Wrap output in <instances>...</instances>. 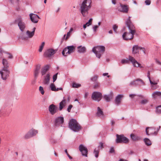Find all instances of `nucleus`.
Wrapping results in <instances>:
<instances>
[{
	"label": "nucleus",
	"instance_id": "393cba45",
	"mask_svg": "<svg viewBox=\"0 0 161 161\" xmlns=\"http://www.w3.org/2000/svg\"><path fill=\"white\" fill-rule=\"evenodd\" d=\"M36 28L34 27L32 29V31L30 32L29 31L27 30L26 32V34L29 38H32L34 35L35 31Z\"/></svg>",
	"mask_w": 161,
	"mask_h": 161
},
{
	"label": "nucleus",
	"instance_id": "e2e57ef3",
	"mask_svg": "<svg viewBox=\"0 0 161 161\" xmlns=\"http://www.w3.org/2000/svg\"><path fill=\"white\" fill-rule=\"evenodd\" d=\"M108 75V73H104L103 74V76H106V75H107V77L108 78H109V77L110 76L109 75Z\"/></svg>",
	"mask_w": 161,
	"mask_h": 161
},
{
	"label": "nucleus",
	"instance_id": "7ed1b4c3",
	"mask_svg": "<svg viewBox=\"0 0 161 161\" xmlns=\"http://www.w3.org/2000/svg\"><path fill=\"white\" fill-rule=\"evenodd\" d=\"M105 51V47L103 46H97L94 47L92 49V52L96 54L98 58H100Z\"/></svg>",
	"mask_w": 161,
	"mask_h": 161
},
{
	"label": "nucleus",
	"instance_id": "4c0bfd02",
	"mask_svg": "<svg viewBox=\"0 0 161 161\" xmlns=\"http://www.w3.org/2000/svg\"><path fill=\"white\" fill-rule=\"evenodd\" d=\"M45 45V42H43L42 43L41 45L39 47V51L40 52H41L43 49V47Z\"/></svg>",
	"mask_w": 161,
	"mask_h": 161
},
{
	"label": "nucleus",
	"instance_id": "4d7b16f0",
	"mask_svg": "<svg viewBox=\"0 0 161 161\" xmlns=\"http://www.w3.org/2000/svg\"><path fill=\"white\" fill-rule=\"evenodd\" d=\"M149 81H150V84H151V85H155V84H157V83L156 82H153L150 79H149Z\"/></svg>",
	"mask_w": 161,
	"mask_h": 161
},
{
	"label": "nucleus",
	"instance_id": "412c9836",
	"mask_svg": "<svg viewBox=\"0 0 161 161\" xmlns=\"http://www.w3.org/2000/svg\"><path fill=\"white\" fill-rule=\"evenodd\" d=\"M41 65L40 64H38L36 65L34 70V76L36 78L38 76L40 72Z\"/></svg>",
	"mask_w": 161,
	"mask_h": 161
},
{
	"label": "nucleus",
	"instance_id": "5fc2aeb1",
	"mask_svg": "<svg viewBox=\"0 0 161 161\" xmlns=\"http://www.w3.org/2000/svg\"><path fill=\"white\" fill-rule=\"evenodd\" d=\"M70 32H68L67 33V35H66V37L65 38V40H67L69 38V37L70 35Z\"/></svg>",
	"mask_w": 161,
	"mask_h": 161
},
{
	"label": "nucleus",
	"instance_id": "680f3d73",
	"mask_svg": "<svg viewBox=\"0 0 161 161\" xmlns=\"http://www.w3.org/2000/svg\"><path fill=\"white\" fill-rule=\"evenodd\" d=\"M156 62L158 64L161 65V62L157 59H155Z\"/></svg>",
	"mask_w": 161,
	"mask_h": 161
},
{
	"label": "nucleus",
	"instance_id": "49530a36",
	"mask_svg": "<svg viewBox=\"0 0 161 161\" xmlns=\"http://www.w3.org/2000/svg\"><path fill=\"white\" fill-rule=\"evenodd\" d=\"M157 84L151 85V88L152 90H154L156 89L158 87Z\"/></svg>",
	"mask_w": 161,
	"mask_h": 161
},
{
	"label": "nucleus",
	"instance_id": "774afa93",
	"mask_svg": "<svg viewBox=\"0 0 161 161\" xmlns=\"http://www.w3.org/2000/svg\"><path fill=\"white\" fill-rule=\"evenodd\" d=\"M92 18H91L89 19V20L88 21V22L89 23H91V25L92 24Z\"/></svg>",
	"mask_w": 161,
	"mask_h": 161
},
{
	"label": "nucleus",
	"instance_id": "a19ab883",
	"mask_svg": "<svg viewBox=\"0 0 161 161\" xmlns=\"http://www.w3.org/2000/svg\"><path fill=\"white\" fill-rule=\"evenodd\" d=\"M12 3L14 5H18L19 3V0H10Z\"/></svg>",
	"mask_w": 161,
	"mask_h": 161
},
{
	"label": "nucleus",
	"instance_id": "423d86ee",
	"mask_svg": "<svg viewBox=\"0 0 161 161\" xmlns=\"http://www.w3.org/2000/svg\"><path fill=\"white\" fill-rule=\"evenodd\" d=\"M116 137V142L117 143H126L129 142L128 139L124 136L123 135L117 134Z\"/></svg>",
	"mask_w": 161,
	"mask_h": 161
},
{
	"label": "nucleus",
	"instance_id": "c756f323",
	"mask_svg": "<svg viewBox=\"0 0 161 161\" xmlns=\"http://www.w3.org/2000/svg\"><path fill=\"white\" fill-rule=\"evenodd\" d=\"M49 66L46 65L42 69L41 73L42 75H44L46 73L47 71L48 70Z\"/></svg>",
	"mask_w": 161,
	"mask_h": 161
},
{
	"label": "nucleus",
	"instance_id": "69168bd1",
	"mask_svg": "<svg viewBox=\"0 0 161 161\" xmlns=\"http://www.w3.org/2000/svg\"><path fill=\"white\" fill-rule=\"evenodd\" d=\"M39 91H43V88L42 87L40 86L39 88Z\"/></svg>",
	"mask_w": 161,
	"mask_h": 161
},
{
	"label": "nucleus",
	"instance_id": "a878e982",
	"mask_svg": "<svg viewBox=\"0 0 161 161\" xmlns=\"http://www.w3.org/2000/svg\"><path fill=\"white\" fill-rule=\"evenodd\" d=\"M113 98V94L112 93H110L108 95H105L103 97V98L107 102H109Z\"/></svg>",
	"mask_w": 161,
	"mask_h": 161
},
{
	"label": "nucleus",
	"instance_id": "4be33fe9",
	"mask_svg": "<svg viewBox=\"0 0 161 161\" xmlns=\"http://www.w3.org/2000/svg\"><path fill=\"white\" fill-rule=\"evenodd\" d=\"M120 7L121 9L118 8V10L120 12H122L124 13H126L128 11V8L127 7V6L126 5H123L121 3H120Z\"/></svg>",
	"mask_w": 161,
	"mask_h": 161
},
{
	"label": "nucleus",
	"instance_id": "de8ad7c7",
	"mask_svg": "<svg viewBox=\"0 0 161 161\" xmlns=\"http://www.w3.org/2000/svg\"><path fill=\"white\" fill-rule=\"evenodd\" d=\"M100 87V84L99 83H95L94 86V88L95 89H97Z\"/></svg>",
	"mask_w": 161,
	"mask_h": 161
},
{
	"label": "nucleus",
	"instance_id": "f257e3e1",
	"mask_svg": "<svg viewBox=\"0 0 161 161\" xmlns=\"http://www.w3.org/2000/svg\"><path fill=\"white\" fill-rule=\"evenodd\" d=\"M125 24L130 30L129 32H125L122 35V37L125 40H130L133 37V36L136 32L135 27L132 23L130 17L129 16L125 22Z\"/></svg>",
	"mask_w": 161,
	"mask_h": 161
},
{
	"label": "nucleus",
	"instance_id": "58836bf2",
	"mask_svg": "<svg viewBox=\"0 0 161 161\" xmlns=\"http://www.w3.org/2000/svg\"><path fill=\"white\" fill-rule=\"evenodd\" d=\"M68 51V48H65L64 49L63 51L62 52V54L64 56H67L66 55H65V54L66 53V54H67L68 53L67 52Z\"/></svg>",
	"mask_w": 161,
	"mask_h": 161
},
{
	"label": "nucleus",
	"instance_id": "4468645a",
	"mask_svg": "<svg viewBox=\"0 0 161 161\" xmlns=\"http://www.w3.org/2000/svg\"><path fill=\"white\" fill-rule=\"evenodd\" d=\"M0 56L3 58H12V55L10 53H7L1 49L0 50Z\"/></svg>",
	"mask_w": 161,
	"mask_h": 161
},
{
	"label": "nucleus",
	"instance_id": "ddd939ff",
	"mask_svg": "<svg viewBox=\"0 0 161 161\" xmlns=\"http://www.w3.org/2000/svg\"><path fill=\"white\" fill-rule=\"evenodd\" d=\"M129 59L130 61L132 63L133 66L134 67H139L140 68L143 67V66H141L140 64L133 57L131 56H129Z\"/></svg>",
	"mask_w": 161,
	"mask_h": 161
},
{
	"label": "nucleus",
	"instance_id": "0eeeda50",
	"mask_svg": "<svg viewBox=\"0 0 161 161\" xmlns=\"http://www.w3.org/2000/svg\"><path fill=\"white\" fill-rule=\"evenodd\" d=\"M144 82L142 79H137L131 81L130 83V85L136 86H141L144 85Z\"/></svg>",
	"mask_w": 161,
	"mask_h": 161
},
{
	"label": "nucleus",
	"instance_id": "20e7f679",
	"mask_svg": "<svg viewBox=\"0 0 161 161\" xmlns=\"http://www.w3.org/2000/svg\"><path fill=\"white\" fill-rule=\"evenodd\" d=\"M69 127L71 130L75 132H78L81 129L80 125L75 119H72L69 121Z\"/></svg>",
	"mask_w": 161,
	"mask_h": 161
},
{
	"label": "nucleus",
	"instance_id": "f704fd0d",
	"mask_svg": "<svg viewBox=\"0 0 161 161\" xmlns=\"http://www.w3.org/2000/svg\"><path fill=\"white\" fill-rule=\"evenodd\" d=\"M71 86L73 88H78L81 86V85L80 84L77 83L75 82L72 83Z\"/></svg>",
	"mask_w": 161,
	"mask_h": 161
},
{
	"label": "nucleus",
	"instance_id": "8fccbe9b",
	"mask_svg": "<svg viewBox=\"0 0 161 161\" xmlns=\"http://www.w3.org/2000/svg\"><path fill=\"white\" fill-rule=\"evenodd\" d=\"M151 0H146L145 1V3L147 5H149L151 4Z\"/></svg>",
	"mask_w": 161,
	"mask_h": 161
},
{
	"label": "nucleus",
	"instance_id": "37998d69",
	"mask_svg": "<svg viewBox=\"0 0 161 161\" xmlns=\"http://www.w3.org/2000/svg\"><path fill=\"white\" fill-rule=\"evenodd\" d=\"M148 100L147 99H144L141 101V103L142 104H145L147 103Z\"/></svg>",
	"mask_w": 161,
	"mask_h": 161
},
{
	"label": "nucleus",
	"instance_id": "a211bd4d",
	"mask_svg": "<svg viewBox=\"0 0 161 161\" xmlns=\"http://www.w3.org/2000/svg\"><path fill=\"white\" fill-rule=\"evenodd\" d=\"M124 95L122 94L118 95L115 99V103L117 106L119 105L121 103L122 98L123 97Z\"/></svg>",
	"mask_w": 161,
	"mask_h": 161
},
{
	"label": "nucleus",
	"instance_id": "7c9ffc66",
	"mask_svg": "<svg viewBox=\"0 0 161 161\" xmlns=\"http://www.w3.org/2000/svg\"><path fill=\"white\" fill-rule=\"evenodd\" d=\"M77 48L78 52L80 53H83L86 52V48L85 47H81V46H79L77 47Z\"/></svg>",
	"mask_w": 161,
	"mask_h": 161
},
{
	"label": "nucleus",
	"instance_id": "39448f33",
	"mask_svg": "<svg viewBox=\"0 0 161 161\" xmlns=\"http://www.w3.org/2000/svg\"><path fill=\"white\" fill-rule=\"evenodd\" d=\"M14 23L17 24L20 30L24 31L26 27V25L23 21L22 18L21 17L17 18L14 21Z\"/></svg>",
	"mask_w": 161,
	"mask_h": 161
},
{
	"label": "nucleus",
	"instance_id": "cd10ccee",
	"mask_svg": "<svg viewBox=\"0 0 161 161\" xmlns=\"http://www.w3.org/2000/svg\"><path fill=\"white\" fill-rule=\"evenodd\" d=\"M2 63L3 65V68H8L9 64L8 61L6 59L4 58H3Z\"/></svg>",
	"mask_w": 161,
	"mask_h": 161
},
{
	"label": "nucleus",
	"instance_id": "e433bc0d",
	"mask_svg": "<svg viewBox=\"0 0 161 161\" xmlns=\"http://www.w3.org/2000/svg\"><path fill=\"white\" fill-rule=\"evenodd\" d=\"M99 153V150H97L96 148H95L94 151V154L95 155V157L97 158L98 157V154Z\"/></svg>",
	"mask_w": 161,
	"mask_h": 161
},
{
	"label": "nucleus",
	"instance_id": "2f4dec72",
	"mask_svg": "<svg viewBox=\"0 0 161 161\" xmlns=\"http://www.w3.org/2000/svg\"><path fill=\"white\" fill-rule=\"evenodd\" d=\"M75 47L73 46H68L67 47L68 51L67 52L68 54H70L71 53L74 52L75 49Z\"/></svg>",
	"mask_w": 161,
	"mask_h": 161
},
{
	"label": "nucleus",
	"instance_id": "aec40b11",
	"mask_svg": "<svg viewBox=\"0 0 161 161\" xmlns=\"http://www.w3.org/2000/svg\"><path fill=\"white\" fill-rule=\"evenodd\" d=\"M64 122V118L60 116L57 117L55 119V125L57 126L58 125H61Z\"/></svg>",
	"mask_w": 161,
	"mask_h": 161
},
{
	"label": "nucleus",
	"instance_id": "dca6fc26",
	"mask_svg": "<svg viewBox=\"0 0 161 161\" xmlns=\"http://www.w3.org/2000/svg\"><path fill=\"white\" fill-rule=\"evenodd\" d=\"M29 16L31 21L34 23H37L38 19H40L37 15L33 13L30 14Z\"/></svg>",
	"mask_w": 161,
	"mask_h": 161
},
{
	"label": "nucleus",
	"instance_id": "79ce46f5",
	"mask_svg": "<svg viewBox=\"0 0 161 161\" xmlns=\"http://www.w3.org/2000/svg\"><path fill=\"white\" fill-rule=\"evenodd\" d=\"M156 112L158 114L161 113V106H158L157 108Z\"/></svg>",
	"mask_w": 161,
	"mask_h": 161
},
{
	"label": "nucleus",
	"instance_id": "2eb2a0df",
	"mask_svg": "<svg viewBox=\"0 0 161 161\" xmlns=\"http://www.w3.org/2000/svg\"><path fill=\"white\" fill-rule=\"evenodd\" d=\"M79 150L81 152L82 155L86 157L87 156V149L86 147L82 144H81L79 147Z\"/></svg>",
	"mask_w": 161,
	"mask_h": 161
},
{
	"label": "nucleus",
	"instance_id": "b1692460",
	"mask_svg": "<svg viewBox=\"0 0 161 161\" xmlns=\"http://www.w3.org/2000/svg\"><path fill=\"white\" fill-rule=\"evenodd\" d=\"M130 137L131 139L134 141H139L141 139L140 136L133 133L130 135Z\"/></svg>",
	"mask_w": 161,
	"mask_h": 161
},
{
	"label": "nucleus",
	"instance_id": "13d9d810",
	"mask_svg": "<svg viewBox=\"0 0 161 161\" xmlns=\"http://www.w3.org/2000/svg\"><path fill=\"white\" fill-rule=\"evenodd\" d=\"M100 145L98 146V147L99 148H100L101 149H103V144L102 142H100Z\"/></svg>",
	"mask_w": 161,
	"mask_h": 161
},
{
	"label": "nucleus",
	"instance_id": "6ab92c4d",
	"mask_svg": "<svg viewBox=\"0 0 161 161\" xmlns=\"http://www.w3.org/2000/svg\"><path fill=\"white\" fill-rule=\"evenodd\" d=\"M64 98V99L59 103V109L60 110H61L65 106L67 102H69V97H68L67 100Z\"/></svg>",
	"mask_w": 161,
	"mask_h": 161
},
{
	"label": "nucleus",
	"instance_id": "6e6552de",
	"mask_svg": "<svg viewBox=\"0 0 161 161\" xmlns=\"http://www.w3.org/2000/svg\"><path fill=\"white\" fill-rule=\"evenodd\" d=\"M9 73V71L8 70V68H2V69L0 70V74L1 75L2 78L3 80H6Z\"/></svg>",
	"mask_w": 161,
	"mask_h": 161
},
{
	"label": "nucleus",
	"instance_id": "c03bdc74",
	"mask_svg": "<svg viewBox=\"0 0 161 161\" xmlns=\"http://www.w3.org/2000/svg\"><path fill=\"white\" fill-rule=\"evenodd\" d=\"M58 74V73H57L56 74H55L54 75H53V82H54L57 79V77Z\"/></svg>",
	"mask_w": 161,
	"mask_h": 161
},
{
	"label": "nucleus",
	"instance_id": "72a5a7b5",
	"mask_svg": "<svg viewBox=\"0 0 161 161\" xmlns=\"http://www.w3.org/2000/svg\"><path fill=\"white\" fill-rule=\"evenodd\" d=\"M97 115L99 117L102 116L103 115V112L99 107H97Z\"/></svg>",
	"mask_w": 161,
	"mask_h": 161
},
{
	"label": "nucleus",
	"instance_id": "1a4fd4ad",
	"mask_svg": "<svg viewBox=\"0 0 161 161\" xmlns=\"http://www.w3.org/2000/svg\"><path fill=\"white\" fill-rule=\"evenodd\" d=\"M56 50L52 48H49L44 53V56L47 58H50L56 52Z\"/></svg>",
	"mask_w": 161,
	"mask_h": 161
},
{
	"label": "nucleus",
	"instance_id": "473e14b6",
	"mask_svg": "<svg viewBox=\"0 0 161 161\" xmlns=\"http://www.w3.org/2000/svg\"><path fill=\"white\" fill-rule=\"evenodd\" d=\"M152 96L155 99L157 98L158 97H161V92L158 91L155 92L152 94Z\"/></svg>",
	"mask_w": 161,
	"mask_h": 161
},
{
	"label": "nucleus",
	"instance_id": "6e6d98bb",
	"mask_svg": "<svg viewBox=\"0 0 161 161\" xmlns=\"http://www.w3.org/2000/svg\"><path fill=\"white\" fill-rule=\"evenodd\" d=\"M98 27L97 25H95L93 27V29L94 31L95 32L96 31Z\"/></svg>",
	"mask_w": 161,
	"mask_h": 161
},
{
	"label": "nucleus",
	"instance_id": "9b49d317",
	"mask_svg": "<svg viewBox=\"0 0 161 161\" xmlns=\"http://www.w3.org/2000/svg\"><path fill=\"white\" fill-rule=\"evenodd\" d=\"M102 98V94L97 92H94L92 95V98L95 101H100Z\"/></svg>",
	"mask_w": 161,
	"mask_h": 161
},
{
	"label": "nucleus",
	"instance_id": "c9c22d12",
	"mask_svg": "<svg viewBox=\"0 0 161 161\" xmlns=\"http://www.w3.org/2000/svg\"><path fill=\"white\" fill-rule=\"evenodd\" d=\"M145 144L147 146H150L152 143L150 140L147 138H145L144 139Z\"/></svg>",
	"mask_w": 161,
	"mask_h": 161
},
{
	"label": "nucleus",
	"instance_id": "c85d7f7f",
	"mask_svg": "<svg viewBox=\"0 0 161 161\" xmlns=\"http://www.w3.org/2000/svg\"><path fill=\"white\" fill-rule=\"evenodd\" d=\"M50 89L52 90V91H58V90H63L62 87L57 88H56L55 85L53 83H52L50 85Z\"/></svg>",
	"mask_w": 161,
	"mask_h": 161
},
{
	"label": "nucleus",
	"instance_id": "bb28decb",
	"mask_svg": "<svg viewBox=\"0 0 161 161\" xmlns=\"http://www.w3.org/2000/svg\"><path fill=\"white\" fill-rule=\"evenodd\" d=\"M50 75L49 74H47L45 77L43 81V83L44 85H47L49 82Z\"/></svg>",
	"mask_w": 161,
	"mask_h": 161
},
{
	"label": "nucleus",
	"instance_id": "f8f14e48",
	"mask_svg": "<svg viewBox=\"0 0 161 161\" xmlns=\"http://www.w3.org/2000/svg\"><path fill=\"white\" fill-rule=\"evenodd\" d=\"M37 133V130L32 129L25 135V137L26 139L29 138L33 136H35Z\"/></svg>",
	"mask_w": 161,
	"mask_h": 161
},
{
	"label": "nucleus",
	"instance_id": "a18cd8bd",
	"mask_svg": "<svg viewBox=\"0 0 161 161\" xmlns=\"http://www.w3.org/2000/svg\"><path fill=\"white\" fill-rule=\"evenodd\" d=\"M97 78L98 76H97L95 75L92 78H91V80L93 81H95L97 80Z\"/></svg>",
	"mask_w": 161,
	"mask_h": 161
},
{
	"label": "nucleus",
	"instance_id": "338daca9",
	"mask_svg": "<svg viewBox=\"0 0 161 161\" xmlns=\"http://www.w3.org/2000/svg\"><path fill=\"white\" fill-rule=\"evenodd\" d=\"M85 24L86 25V26H88L90 25H91V24L89 23L88 22H86Z\"/></svg>",
	"mask_w": 161,
	"mask_h": 161
},
{
	"label": "nucleus",
	"instance_id": "603ef678",
	"mask_svg": "<svg viewBox=\"0 0 161 161\" xmlns=\"http://www.w3.org/2000/svg\"><path fill=\"white\" fill-rule=\"evenodd\" d=\"M19 38L20 39H21L22 40H28V37H27L22 36H20L19 37Z\"/></svg>",
	"mask_w": 161,
	"mask_h": 161
},
{
	"label": "nucleus",
	"instance_id": "9d476101",
	"mask_svg": "<svg viewBox=\"0 0 161 161\" xmlns=\"http://www.w3.org/2000/svg\"><path fill=\"white\" fill-rule=\"evenodd\" d=\"M146 134L147 135H156L157 134V132L156 131V129L153 127H147L146 129Z\"/></svg>",
	"mask_w": 161,
	"mask_h": 161
},
{
	"label": "nucleus",
	"instance_id": "5701e85b",
	"mask_svg": "<svg viewBox=\"0 0 161 161\" xmlns=\"http://www.w3.org/2000/svg\"><path fill=\"white\" fill-rule=\"evenodd\" d=\"M141 49V47L138 46V45H135L133 46L132 47V53L136 54L138 53L139 50Z\"/></svg>",
	"mask_w": 161,
	"mask_h": 161
},
{
	"label": "nucleus",
	"instance_id": "f03ea898",
	"mask_svg": "<svg viewBox=\"0 0 161 161\" xmlns=\"http://www.w3.org/2000/svg\"><path fill=\"white\" fill-rule=\"evenodd\" d=\"M91 0H84L80 5V10L84 17L86 16L88 14V11L92 6Z\"/></svg>",
	"mask_w": 161,
	"mask_h": 161
},
{
	"label": "nucleus",
	"instance_id": "864d4df0",
	"mask_svg": "<svg viewBox=\"0 0 161 161\" xmlns=\"http://www.w3.org/2000/svg\"><path fill=\"white\" fill-rule=\"evenodd\" d=\"M73 106L72 105H70L69 107H68L67 110L69 112L71 110V108H72Z\"/></svg>",
	"mask_w": 161,
	"mask_h": 161
},
{
	"label": "nucleus",
	"instance_id": "0e129e2a",
	"mask_svg": "<svg viewBox=\"0 0 161 161\" xmlns=\"http://www.w3.org/2000/svg\"><path fill=\"white\" fill-rule=\"evenodd\" d=\"M150 71H148V72H147V76L148 78L149 79H150Z\"/></svg>",
	"mask_w": 161,
	"mask_h": 161
},
{
	"label": "nucleus",
	"instance_id": "ea45409f",
	"mask_svg": "<svg viewBox=\"0 0 161 161\" xmlns=\"http://www.w3.org/2000/svg\"><path fill=\"white\" fill-rule=\"evenodd\" d=\"M129 60L128 59H122L121 61V63L123 64H129Z\"/></svg>",
	"mask_w": 161,
	"mask_h": 161
},
{
	"label": "nucleus",
	"instance_id": "3c124183",
	"mask_svg": "<svg viewBox=\"0 0 161 161\" xmlns=\"http://www.w3.org/2000/svg\"><path fill=\"white\" fill-rule=\"evenodd\" d=\"M113 28L114 31L117 33L116 30L118 28V26L116 25H114L113 26Z\"/></svg>",
	"mask_w": 161,
	"mask_h": 161
},
{
	"label": "nucleus",
	"instance_id": "bf43d9fd",
	"mask_svg": "<svg viewBox=\"0 0 161 161\" xmlns=\"http://www.w3.org/2000/svg\"><path fill=\"white\" fill-rule=\"evenodd\" d=\"M136 95L135 94H130L129 95V97L131 98H133L135 97L136 96Z\"/></svg>",
	"mask_w": 161,
	"mask_h": 161
},
{
	"label": "nucleus",
	"instance_id": "052dcab7",
	"mask_svg": "<svg viewBox=\"0 0 161 161\" xmlns=\"http://www.w3.org/2000/svg\"><path fill=\"white\" fill-rule=\"evenodd\" d=\"M140 50H142V51H143V53H144V54H146L145 49V48H144L142 47H141V49H140Z\"/></svg>",
	"mask_w": 161,
	"mask_h": 161
},
{
	"label": "nucleus",
	"instance_id": "09e8293b",
	"mask_svg": "<svg viewBox=\"0 0 161 161\" xmlns=\"http://www.w3.org/2000/svg\"><path fill=\"white\" fill-rule=\"evenodd\" d=\"M114 152V150L113 147H111L109 151L110 153H113Z\"/></svg>",
	"mask_w": 161,
	"mask_h": 161
},
{
	"label": "nucleus",
	"instance_id": "f3484780",
	"mask_svg": "<svg viewBox=\"0 0 161 161\" xmlns=\"http://www.w3.org/2000/svg\"><path fill=\"white\" fill-rule=\"evenodd\" d=\"M48 110L51 114L54 115L57 112L58 108L55 105L52 104L49 106Z\"/></svg>",
	"mask_w": 161,
	"mask_h": 161
}]
</instances>
